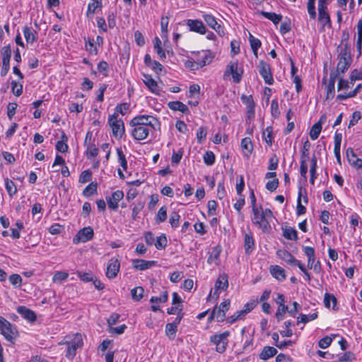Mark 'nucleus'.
Returning <instances> with one entry per match:
<instances>
[{"mask_svg":"<svg viewBox=\"0 0 362 362\" xmlns=\"http://www.w3.org/2000/svg\"><path fill=\"white\" fill-rule=\"evenodd\" d=\"M186 24L189 27L190 31L198 33L199 34L206 33V28L201 21L188 19L186 21Z\"/></svg>","mask_w":362,"mask_h":362,"instance_id":"19","label":"nucleus"},{"mask_svg":"<svg viewBox=\"0 0 362 362\" xmlns=\"http://www.w3.org/2000/svg\"><path fill=\"white\" fill-rule=\"evenodd\" d=\"M200 86L198 84H192L189 86V96L193 99H197L199 96ZM189 104L195 105L198 103L197 100L189 102Z\"/></svg>","mask_w":362,"mask_h":362,"instance_id":"33","label":"nucleus"},{"mask_svg":"<svg viewBox=\"0 0 362 362\" xmlns=\"http://www.w3.org/2000/svg\"><path fill=\"white\" fill-rule=\"evenodd\" d=\"M277 354V350L272 346H266L259 354V358L266 361Z\"/></svg>","mask_w":362,"mask_h":362,"instance_id":"27","label":"nucleus"},{"mask_svg":"<svg viewBox=\"0 0 362 362\" xmlns=\"http://www.w3.org/2000/svg\"><path fill=\"white\" fill-rule=\"evenodd\" d=\"M338 58L337 71L344 74L348 70L352 61L350 49L346 45L339 47Z\"/></svg>","mask_w":362,"mask_h":362,"instance_id":"3","label":"nucleus"},{"mask_svg":"<svg viewBox=\"0 0 362 362\" xmlns=\"http://www.w3.org/2000/svg\"><path fill=\"white\" fill-rule=\"evenodd\" d=\"M144 288L142 287L139 286L132 290L131 295L134 300L139 301L144 296Z\"/></svg>","mask_w":362,"mask_h":362,"instance_id":"44","label":"nucleus"},{"mask_svg":"<svg viewBox=\"0 0 362 362\" xmlns=\"http://www.w3.org/2000/svg\"><path fill=\"white\" fill-rule=\"evenodd\" d=\"M5 187L8 194L12 197L17 192V188L15 183L10 179L6 178L5 180Z\"/></svg>","mask_w":362,"mask_h":362,"instance_id":"39","label":"nucleus"},{"mask_svg":"<svg viewBox=\"0 0 362 362\" xmlns=\"http://www.w3.org/2000/svg\"><path fill=\"white\" fill-rule=\"evenodd\" d=\"M326 115H322L319 121L313 125L309 134L312 140H315L319 137V135L322 131V125L326 122Z\"/></svg>","mask_w":362,"mask_h":362,"instance_id":"18","label":"nucleus"},{"mask_svg":"<svg viewBox=\"0 0 362 362\" xmlns=\"http://www.w3.org/2000/svg\"><path fill=\"white\" fill-rule=\"evenodd\" d=\"M207 129L205 127H200L197 132V138L199 143L202 144L206 139Z\"/></svg>","mask_w":362,"mask_h":362,"instance_id":"57","label":"nucleus"},{"mask_svg":"<svg viewBox=\"0 0 362 362\" xmlns=\"http://www.w3.org/2000/svg\"><path fill=\"white\" fill-rule=\"evenodd\" d=\"M228 286V275L226 274H221L219 275L215 283V291L214 295L218 298V290H226Z\"/></svg>","mask_w":362,"mask_h":362,"instance_id":"16","label":"nucleus"},{"mask_svg":"<svg viewBox=\"0 0 362 362\" xmlns=\"http://www.w3.org/2000/svg\"><path fill=\"white\" fill-rule=\"evenodd\" d=\"M120 269V262L116 258H111L107 266L106 276L108 279H114L117 276Z\"/></svg>","mask_w":362,"mask_h":362,"instance_id":"14","label":"nucleus"},{"mask_svg":"<svg viewBox=\"0 0 362 362\" xmlns=\"http://www.w3.org/2000/svg\"><path fill=\"white\" fill-rule=\"evenodd\" d=\"M308 267L313 269L315 272H320L321 269V264L319 261H315V257L308 259Z\"/></svg>","mask_w":362,"mask_h":362,"instance_id":"47","label":"nucleus"},{"mask_svg":"<svg viewBox=\"0 0 362 362\" xmlns=\"http://www.w3.org/2000/svg\"><path fill=\"white\" fill-rule=\"evenodd\" d=\"M270 272L275 279L280 281L286 279V271L279 265L271 266Z\"/></svg>","mask_w":362,"mask_h":362,"instance_id":"24","label":"nucleus"},{"mask_svg":"<svg viewBox=\"0 0 362 362\" xmlns=\"http://www.w3.org/2000/svg\"><path fill=\"white\" fill-rule=\"evenodd\" d=\"M91 177H92L91 172L88 170H84L81 173V175L79 176L78 181H79V182L83 184V183L89 182L91 180Z\"/></svg>","mask_w":362,"mask_h":362,"instance_id":"60","label":"nucleus"},{"mask_svg":"<svg viewBox=\"0 0 362 362\" xmlns=\"http://www.w3.org/2000/svg\"><path fill=\"white\" fill-rule=\"evenodd\" d=\"M67 345L66 357L72 360L76 354V350L83 345V337L81 334L76 333L72 336H67L61 343Z\"/></svg>","mask_w":362,"mask_h":362,"instance_id":"2","label":"nucleus"},{"mask_svg":"<svg viewBox=\"0 0 362 362\" xmlns=\"http://www.w3.org/2000/svg\"><path fill=\"white\" fill-rule=\"evenodd\" d=\"M131 124L134 127L132 136L136 140L145 139L150 130L156 129L160 125L158 119L151 115H138L132 119Z\"/></svg>","mask_w":362,"mask_h":362,"instance_id":"1","label":"nucleus"},{"mask_svg":"<svg viewBox=\"0 0 362 362\" xmlns=\"http://www.w3.org/2000/svg\"><path fill=\"white\" fill-rule=\"evenodd\" d=\"M288 311L289 310H288V308L287 305H279L277 309V311L276 313V317L278 320V321L281 320L283 319L284 315L286 313V312L288 313Z\"/></svg>","mask_w":362,"mask_h":362,"instance_id":"59","label":"nucleus"},{"mask_svg":"<svg viewBox=\"0 0 362 362\" xmlns=\"http://www.w3.org/2000/svg\"><path fill=\"white\" fill-rule=\"evenodd\" d=\"M0 332L10 342H13L18 337L16 327L2 316H0Z\"/></svg>","mask_w":362,"mask_h":362,"instance_id":"4","label":"nucleus"},{"mask_svg":"<svg viewBox=\"0 0 362 362\" xmlns=\"http://www.w3.org/2000/svg\"><path fill=\"white\" fill-rule=\"evenodd\" d=\"M1 54L2 57V66L1 69V76H5L10 69V60L11 57V46H4L1 51Z\"/></svg>","mask_w":362,"mask_h":362,"instance_id":"9","label":"nucleus"},{"mask_svg":"<svg viewBox=\"0 0 362 362\" xmlns=\"http://www.w3.org/2000/svg\"><path fill=\"white\" fill-rule=\"evenodd\" d=\"M86 49L91 54L96 55L98 54V49L96 46L94 45V40H90L86 41L85 44Z\"/></svg>","mask_w":362,"mask_h":362,"instance_id":"54","label":"nucleus"},{"mask_svg":"<svg viewBox=\"0 0 362 362\" xmlns=\"http://www.w3.org/2000/svg\"><path fill=\"white\" fill-rule=\"evenodd\" d=\"M86 155L87 156L88 159H92L93 158H95L98 154V149L96 148L95 145L93 144L92 142H89L88 146H86Z\"/></svg>","mask_w":362,"mask_h":362,"instance_id":"35","label":"nucleus"},{"mask_svg":"<svg viewBox=\"0 0 362 362\" xmlns=\"http://www.w3.org/2000/svg\"><path fill=\"white\" fill-rule=\"evenodd\" d=\"M168 23H169V18L168 16H163L161 18L160 27H161V37L163 39H165L167 37Z\"/></svg>","mask_w":362,"mask_h":362,"instance_id":"42","label":"nucleus"},{"mask_svg":"<svg viewBox=\"0 0 362 362\" xmlns=\"http://www.w3.org/2000/svg\"><path fill=\"white\" fill-rule=\"evenodd\" d=\"M143 81L144 84L148 87L149 90L155 94L159 93V87L158 83L148 74H143Z\"/></svg>","mask_w":362,"mask_h":362,"instance_id":"21","label":"nucleus"},{"mask_svg":"<svg viewBox=\"0 0 362 362\" xmlns=\"http://www.w3.org/2000/svg\"><path fill=\"white\" fill-rule=\"evenodd\" d=\"M330 303H332V309L336 310H337V300L335 298V296L332 294H329L328 293H326L324 296V304L325 306L327 308H329L331 306Z\"/></svg>","mask_w":362,"mask_h":362,"instance_id":"34","label":"nucleus"},{"mask_svg":"<svg viewBox=\"0 0 362 362\" xmlns=\"http://www.w3.org/2000/svg\"><path fill=\"white\" fill-rule=\"evenodd\" d=\"M22 281V277L19 274H13L9 276L10 283L16 287H21Z\"/></svg>","mask_w":362,"mask_h":362,"instance_id":"55","label":"nucleus"},{"mask_svg":"<svg viewBox=\"0 0 362 362\" xmlns=\"http://www.w3.org/2000/svg\"><path fill=\"white\" fill-rule=\"evenodd\" d=\"M253 216L252 217V222L254 225L257 226L263 232L267 231L270 228V225L267 219H265L264 215L261 212L259 208L254 209L252 210Z\"/></svg>","mask_w":362,"mask_h":362,"instance_id":"8","label":"nucleus"},{"mask_svg":"<svg viewBox=\"0 0 362 362\" xmlns=\"http://www.w3.org/2000/svg\"><path fill=\"white\" fill-rule=\"evenodd\" d=\"M284 237L289 240H296L298 239L297 230L293 228H286L284 230Z\"/></svg>","mask_w":362,"mask_h":362,"instance_id":"36","label":"nucleus"},{"mask_svg":"<svg viewBox=\"0 0 362 362\" xmlns=\"http://www.w3.org/2000/svg\"><path fill=\"white\" fill-rule=\"evenodd\" d=\"M221 252V248L219 245L214 247L209 254L207 259L209 264L215 263L216 265L218 264V259Z\"/></svg>","mask_w":362,"mask_h":362,"instance_id":"29","label":"nucleus"},{"mask_svg":"<svg viewBox=\"0 0 362 362\" xmlns=\"http://www.w3.org/2000/svg\"><path fill=\"white\" fill-rule=\"evenodd\" d=\"M355 359V355L354 353L351 351H347L343 354L342 356H341L339 358V361L340 362H351Z\"/></svg>","mask_w":362,"mask_h":362,"instance_id":"62","label":"nucleus"},{"mask_svg":"<svg viewBox=\"0 0 362 362\" xmlns=\"http://www.w3.org/2000/svg\"><path fill=\"white\" fill-rule=\"evenodd\" d=\"M350 83L354 85L357 80H362V71L361 70H353L349 76Z\"/></svg>","mask_w":362,"mask_h":362,"instance_id":"56","label":"nucleus"},{"mask_svg":"<svg viewBox=\"0 0 362 362\" xmlns=\"http://www.w3.org/2000/svg\"><path fill=\"white\" fill-rule=\"evenodd\" d=\"M166 218H167V209L165 207L163 206L158 211V214L156 216V221L158 223H161V222L165 221L166 220Z\"/></svg>","mask_w":362,"mask_h":362,"instance_id":"61","label":"nucleus"},{"mask_svg":"<svg viewBox=\"0 0 362 362\" xmlns=\"http://www.w3.org/2000/svg\"><path fill=\"white\" fill-rule=\"evenodd\" d=\"M215 312L216 320L217 322H222L226 320V314L223 310H221L218 306H215L212 310Z\"/></svg>","mask_w":362,"mask_h":362,"instance_id":"58","label":"nucleus"},{"mask_svg":"<svg viewBox=\"0 0 362 362\" xmlns=\"http://www.w3.org/2000/svg\"><path fill=\"white\" fill-rule=\"evenodd\" d=\"M17 311L23 318L30 322H34L36 320L35 313L25 306H19L17 309Z\"/></svg>","mask_w":362,"mask_h":362,"instance_id":"25","label":"nucleus"},{"mask_svg":"<svg viewBox=\"0 0 362 362\" xmlns=\"http://www.w3.org/2000/svg\"><path fill=\"white\" fill-rule=\"evenodd\" d=\"M278 257L284 261L288 265L298 267L302 263L298 260L291 252L286 250H279L276 252Z\"/></svg>","mask_w":362,"mask_h":362,"instance_id":"13","label":"nucleus"},{"mask_svg":"<svg viewBox=\"0 0 362 362\" xmlns=\"http://www.w3.org/2000/svg\"><path fill=\"white\" fill-rule=\"evenodd\" d=\"M302 187L299 189L298 197L297 200V215L300 216L306 212V208L301 204Z\"/></svg>","mask_w":362,"mask_h":362,"instance_id":"51","label":"nucleus"},{"mask_svg":"<svg viewBox=\"0 0 362 362\" xmlns=\"http://www.w3.org/2000/svg\"><path fill=\"white\" fill-rule=\"evenodd\" d=\"M108 123L112 129L113 136L116 139H121L125 132L123 120L118 118V115H110Z\"/></svg>","mask_w":362,"mask_h":362,"instance_id":"5","label":"nucleus"},{"mask_svg":"<svg viewBox=\"0 0 362 362\" xmlns=\"http://www.w3.org/2000/svg\"><path fill=\"white\" fill-rule=\"evenodd\" d=\"M117 153L118 156V161L123 168V170H126L127 169V162L125 158V155L122 152L121 148H117Z\"/></svg>","mask_w":362,"mask_h":362,"instance_id":"52","label":"nucleus"},{"mask_svg":"<svg viewBox=\"0 0 362 362\" xmlns=\"http://www.w3.org/2000/svg\"><path fill=\"white\" fill-rule=\"evenodd\" d=\"M23 33L28 44L32 45L37 39V33L30 27L27 25L24 26L23 28Z\"/></svg>","mask_w":362,"mask_h":362,"instance_id":"22","label":"nucleus"},{"mask_svg":"<svg viewBox=\"0 0 362 362\" xmlns=\"http://www.w3.org/2000/svg\"><path fill=\"white\" fill-rule=\"evenodd\" d=\"M69 274L65 272H57L52 277L54 283H61L67 279Z\"/></svg>","mask_w":362,"mask_h":362,"instance_id":"49","label":"nucleus"},{"mask_svg":"<svg viewBox=\"0 0 362 362\" xmlns=\"http://www.w3.org/2000/svg\"><path fill=\"white\" fill-rule=\"evenodd\" d=\"M261 15L272 21L275 25L278 24L282 19V16L281 15L276 14L275 13L262 11Z\"/></svg>","mask_w":362,"mask_h":362,"instance_id":"37","label":"nucleus"},{"mask_svg":"<svg viewBox=\"0 0 362 362\" xmlns=\"http://www.w3.org/2000/svg\"><path fill=\"white\" fill-rule=\"evenodd\" d=\"M318 11V17L317 20L320 25L319 31L322 33L325 31L326 28H332V21L328 12V9H317Z\"/></svg>","mask_w":362,"mask_h":362,"instance_id":"11","label":"nucleus"},{"mask_svg":"<svg viewBox=\"0 0 362 362\" xmlns=\"http://www.w3.org/2000/svg\"><path fill=\"white\" fill-rule=\"evenodd\" d=\"M317 316H318L317 313H314L309 315L300 314L297 318V324H299L301 322L305 324L310 321L315 320L317 317Z\"/></svg>","mask_w":362,"mask_h":362,"instance_id":"38","label":"nucleus"},{"mask_svg":"<svg viewBox=\"0 0 362 362\" xmlns=\"http://www.w3.org/2000/svg\"><path fill=\"white\" fill-rule=\"evenodd\" d=\"M161 40L159 39V37H156L154 40V49L160 58H165V54L161 47Z\"/></svg>","mask_w":362,"mask_h":362,"instance_id":"46","label":"nucleus"},{"mask_svg":"<svg viewBox=\"0 0 362 362\" xmlns=\"http://www.w3.org/2000/svg\"><path fill=\"white\" fill-rule=\"evenodd\" d=\"M191 59L197 62L200 68L209 64L213 59L214 55L209 50H202L199 52H191Z\"/></svg>","mask_w":362,"mask_h":362,"instance_id":"6","label":"nucleus"},{"mask_svg":"<svg viewBox=\"0 0 362 362\" xmlns=\"http://www.w3.org/2000/svg\"><path fill=\"white\" fill-rule=\"evenodd\" d=\"M124 197V193L121 190L114 192L111 197H107V205L110 209L116 210L118 208V202Z\"/></svg>","mask_w":362,"mask_h":362,"instance_id":"20","label":"nucleus"},{"mask_svg":"<svg viewBox=\"0 0 362 362\" xmlns=\"http://www.w3.org/2000/svg\"><path fill=\"white\" fill-rule=\"evenodd\" d=\"M185 53H182V56H185L188 58L187 60L185 62V66L191 70V71H195L200 69L199 66V64H197V62H195L194 60L191 59V53H189L188 52H185Z\"/></svg>","mask_w":362,"mask_h":362,"instance_id":"32","label":"nucleus"},{"mask_svg":"<svg viewBox=\"0 0 362 362\" xmlns=\"http://www.w3.org/2000/svg\"><path fill=\"white\" fill-rule=\"evenodd\" d=\"M232 75L233 81L239 83L241 80L242 74L238 71V62H231L228 64L224 73V76Z\"/></svg>","mask_w":362,"mask_h":362,"instance_id":"15","label":"nucleus"},{"mask_svg":"<svg viewBox=\"0 0 362 362\" xmlns=\"http://www.w3.org/2000/svg\"><path fill=\"white\" fill-rule=\"evenodd\" d=\"M241 147L244 151L245 156L249 157L253 150V145L251 139L248 137L243 139L241 141Z\"/></svg>","mask_w":362,"mask_h":362,"instance_id":"31","label":"nucleus"},{"mask_svg":"<svg viewBox=\"0 0 362 362\" xmlns=\"http://www.w3.org/2000/svg\"><path fill=\"white\" fill-rule=\"evenodd\" d=\"M244 247L245 253L250 255L255 248V240L250 234H245L244 238Z\"/></svg>","mask_w":362,"mask_h":362,"instance_id":"30","label":"nucleus"},{"mask_svg":"<svg viewBox=\"0 0 362 362\" xmlns=\"http://www.w3.org/2000/svg\"><path fill=\"white\" fill-rule=\"evenodd\" d=\"M97 191V184L91 182L83 189V194L85 197H90Z\"/></svg>","mask_w":362,"mask_h":362,"instance_id":"50","label":"nucleus"},{"mask_svg":"<svg viewBox=\"0 0 362 362\" xmlns=\"http://www.w3.org/2000/svg\"><path fill=\"white\" fill-rule=\"evenodd\" d=\"M272 127H267L263 132V137L265 142L269 145L272 146L273 141V136H272Z\"/></svg>","mask_w":362,"mask_h":362,"instance_id":"45","label":"nucleus"},{"mask_svg":"<svg viewBox=\"0 0 362 362\" xmlns=\"http://www.w3.org/2000/svg\"><path fill=\"white\" fill-rule=\"evenodd\" d=\"M307 9L311 19L316 18L315 0H308Z\"/></svg>","mask_w":362,"mask_h":362,"instance_id":"43","label":"nucleus"},{"mask_svg":"<svg viewBox=\"0 0 362 362\" xmlns=\"http://www.w3.org/2000/svg\"><path fill=\"white\" fill-rule=\"evenodd\" d=\"M258 69L259 74L263 78L264 82L268 85H272L274 82V78L269 64L264 61H260L258 64Z\"/></svg>","mask_w":362,"mask_h":362,"instance_id":"12","label":"nucleus"},{"mask_svg":"<svg viewBox=\"0 0 362 362\" xmlns=\"http://www.w3.org/2000/svg\"><path fill=\"white\" fill-rule=\"evenodd\" d=\"M93 229L88 226L81 229L73 238L74 244L80 243H86L90 240L93 238Z\"/></svg>","mask_w":362,"mask_h":362,"instance_id":"10","label":"nucleus"},{"mask_svg":"<svg viewBox=\"0 0 362 362\" xmlns=\"http://www.w3.org/2000/svg\"><path fill=\"white\" fill-rule=\"evenodd\" d=\"M181 320V317L177 316L174 322L168 323L165 327V333L170 339H174L177 332V325Z\"/></svg>","mask_w":362,"mask_h":362,"instance_id":"23","label":"nucleus"},{"mask_svg":"<svg viewBox=\"0 0 362 362\" xmlns=\"http://www.w3.org/2000/svg\"><path fill=\"white\" fill-rule=\"evenodd\" d=\"M103 6L102 0H93V2L89 3L86 11V16L88 18H92L96 11L97 8H100Z\"/></svg>","mask_w":362,"mask_h":362,"instance_id":"28","label":"nucleus"},{"mask_svg":"<svg viewBox=\"0 0 362 362\" xmlns=\"http://www.w3.org/2000/svg\"><path fill=\"white\" fill-rule=\"evenodd\" d=\"M62 138V140L57 141L56 149L61 153H66L68 151V145L65 142L67 140V137L63 133Z\"/></svg>","mask_w":362,"mask_h":362,"instance_id":"41","label":"nucleus"},{"mask_svg":"<svg viewBox=\"0 0 362 362\" xmlns=\"http://www.w3.org/2000/svg\"><path fill=\"white\" fill-rule=\"evenodd\" d=\"M204 161L207 165H212L215 162V155L211 151H206L203 156Z\"/></svg>","mask_w":362,"mask_h":362,"instance_id":"53","label":"nucleus"},{"mask_svg":"<svg viewBox=\"0 0 362 362\" xmlns=\"http://www.w3.org/2000/svg\"><path fill=\"white\" fill-rule=\"evenodd\" d=\"M250 43L254 54L257 57V50L261 46V42L259 39L255 38L253 35L250 34Z\"/></svg>","mask_w":362,"mask_h":362,"instance_id":"40","label":"nucleus"},{"mask_svg":"<svg viewBox=\"0 0 362 362\" xmlns=\"http://www.w3.org/2000/svg\"><path fill=\"white\" fill-rule=\"evenodd\" d=\"M155 264V261H147L144 259H135L133 261L134 268L141 271L151 268Z\"/></svg>","mask_w":362,"mask_h":362,"instance_id":"26","label":"nucleus"},{"mask_svg":"<svg viewBox=\"0 0 362 362\" xmlns=\"http://www.w3.org/2000/svg\"><path fill=\"white\" fill-rule=\"evenodd\" d=\"M229 336V332L226 331L219 334H214L210 337V341L216 344V351L220 354L225 352L227 345V337Z\"/></svg>","mask_w":362,"mask_h":362,"instance_id":"7","label":"nucleus"},{"mask_svg":"<svg viewBox=\"0 0 362 362\" xmlns=\"http://www.w3.org/2000/svg\"><path fill=\"white\" fill-rule=\"evenodd\" d=\"M202 17L208 25L216 30L220 35H223L224 34L222 26L217 23L214 16L211 14L205 13L203 14Z\"/></svg>","mask_w":362,"mask_h":362,"instance_id":"17","label":"nucleus"},{"mask_svg":"<svg viewBox=\"0 0 362 362\" xmlns=\"http://www.w3.org/2000/svg\"><path fill=\"white\" fill-rule=\"evenodd\" d=\"M11 91L16 95L20 96L23 93V85L16 81L11 82Z\"/></svg>","mask_w":362,"mask_h":362,"instance_id":"48","label":"nucleus"},{"mask_svg":"<svg viewBox=\"0 0 362 362\" xmlns=\"http://www.w3.org/2000/svg\"><path fill=\"white\" fill-rule=\"evenodd\" d=\"M351 86L353 85L350 83V79L344 80L343 78H340L337 86L338 90H348Z\"/></svg>","mask_w":362,"mask_h":362,"instance_id":"63","label":"nucleus"},{"mask_svg":"<svg viewBox=\"0 0 362 362\" xmlns=\"http://www.w3.org/2000/svg\"><path fill=\"white\" fill-rule=\"evenodd\" d=\"M357 47L361 49L362 45V21H359L357 24Z\"/></svg>","mask_w":362,"mask_h":362,"instance_id":"64","label":"nucleus"}]
</instances>
